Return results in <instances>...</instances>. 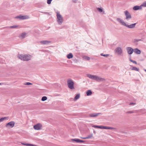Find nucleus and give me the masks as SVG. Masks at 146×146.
<instances>
[{
    "label": "nucleus",
    "mask_w": 146,
    "mask_h": 146,
    "mask_svg": "<svg viewBox=\"0 0 146 146\" xmlns=\"http://www.w3.org/2000/svg\"><path fill=\"white\" fill-rule=\"evenodd\" d=\"M67 84L68 87L70 89L74 88V83L72 80L69 79L67 81Z\"/></svg>",
    "instance_id": "obj_4"
},
{
    "label": "nucleus",
    "mask_w": 146,
    "mask_h": 146,
    "mask_svg": "<svg viewBox=\"0 0 146 146\" xmlns=\"http://www.w3.org/2000/svg\"><path fill=\"white\" fill-rule=\"evenodd\" d=\"M131 70H134L137 71H139V68L134 66L132 67Z\"/></svg>",
    "instance_id": "obj_21"
},
{
    "label": "nucleus",
    "mask_w": 146,
    "mask_h": 146,
    "mask_svg": "<svg viewBox=\"0 0 146 146\" xmlns=\"http://www.w3.org/2000/svg\"><path fill=\"white\" fill-rule=\"evenodd\" d=\"M112 128H113L112 127H108V129H111Z\"/></svg>",
    "instance_id": "obj_41"
},
{
    "label": "nucleus",
    "mask_w": 146,
    "mask_h": 146,
    "mask_svg": "<svg viewBox=\"0 0 146 146\" xmlns=\"http://www.w3.org/2000/svg\"><path fill=\"white\" fill-rule=\"evenodd\" d=\"M124 13L125 16L126 20H129L131 18V15L128 11L126 10L124 11Z\"/></svg>",
    "instance_id": "obj_6"
},
{
    "label": "nucleus",
    "mask_w": 146,
    "mask_h": 146,
    "mask_svg": "<svg viewBox=\"0 0 146 146\" xmlns=\"http://www.w3.org/2000/svg\"><path fill=\"white\" fill-rule=\"evenodd\" d=\"M26 145L27 146H34V145L32 144H27Z\"/></svg>",
    "instance_id": "obj_36"
},
{
    "label": "nucleus",
    "mask_w": 146,
    "mask_h": 146,
    "mask_svg": "<svg viewBox=\"0 0 146 146\" xmlns=\"http://www.w3.org/2000/svg\"><path fill=\"white\" fill-rule=\"evenodd\" d=\"M1 84V83H0V85H1V84Z\"/></svg>",
    "instance_id": "obj_48"
},
{
    "label": "nucleus",
    "mask_w": 146,
    "mask_h": 146,
    "mask_svg": "<svg viewBox=\"0 0 146 146\" xmlns=\"http://www.w3.org/2000/svg\"><path fill=\"white\" fill-rule=\"evenodd\" d=\"M80 94H78L75 96L74 98V101H76L78 99L80 98Z\"/></svg>",
    "instance_id": "obj_20"
},
{
    "label": "nucleus",
    "mask_w": 146,
    "mask_h": 146,
    "mask_svg": "<svg viewBox=\"0 0 146 146\" xmlns=\"http://www.w3.org/2000/svg\"><path fill=\"white\" fill-rule=\"evenodd\" d=\"M40 42L43 44H48L51 42L48 40H42L40 41Z\"/></svg>",
    "instance_id": "obj_14"
},
{
    "label": "nucleus",
    "mask_w": 146,
    "mask_h": 146,
    "mask_svg": "<svg viewBox=\"0 0 146 146\" xmlns=\"http://www.w3.org/2000/svg\"><path fill=\"white\" fill-rule=\"evenodd\" d=\"M126 50L127 53L130 55L132 54L134 51V50L131 47H127Z\"/></svg>",
    "instance_id": "obj_8"
},
{
    "label": "nucleus",
    "mask_w": 146,
    "mask_h": 146,
    "mask_svg": "<svg viewBox=\"0 0 146 146\" xmlns=\"http://www.w3.org/2000/svg\"><path fill=\"white\" fill-rule=\"evenodd\" d=\"M141 7H142H142H146V1L144 2L141 5Z\"/></svg>",
    "instance_id": "obj_28"
},
{
    "label": "nucleus",
    "mask_w": 146,
    "mask_h": 146,
    "mask_svg": "<svg viewBox=\"0 0 146 146\" xmlns=\"http://www.w3.org/2000/svg\"><path fill=\"white\" fill-rule=\"evenodd\" d=\"M142 9V7H141V5L140 6H136L134 7L133 9L134 10H138L141 9Z\"/></svg>",
    "instance_id": "obj_15"
},
{
    "label": "nucleus",
    "mask_w": 146,
    "mask_h": 146,
    "mask_svg": "<svg viewBox=\"0 0 146 146\" xmlns=\"http://www.w3.org/2000/svg\"><path fill=\"white\" fill-rule=\"evenodd\" d=\"M42 127V125L40 123H38L34 126L33 127L35 130H39Z\"/></svg>",
    "instance_id": "obj_10"
},
{
    "label": "nucleus",
    "mask_w": 146,
    "mask_h": 146,
    "mask_svg": "<svg viewBox=\"0 0 146 146\" xmlns=\"http://www.w3.org/2000/svg\"><path fill=\"white\" fill-rule=\"evenodd\" d=\"M93 136V134L92 133L90 134V135L87 136L86 137L87 139H90Z\"/></svg>",
    "instance_id": "obj_27"
},
{
    "label": "nucleus",
    "mask_w": 146,
    "mask_h": 146,
    "mask_svg": "<svg viewBox=\"0 0 146 146\" xmlns=\"http://www.w3.org/2000/svg\"><path fill=\"white\" fill-rule=\"evenodd\" d=\"M133 112L132 111H128L127 112V113H132Z\"/></svg>",
    "instance_id": "obj_40"
},
{
    "label": "nucleus",
    "mask_w": 146,
    "mask_h": 146,
    "mask_svg": "<svg viewBox=\"0 0 146 146\" xmlns=\"http://www.w3.org/2000/svg\"><path fill=\"white\" fill-rule=\"evenodd\" d=\"M71 141H75L77 143H79V139H71Z\"/></svg>",
    "instance_id": "obj_23"
},
{
    "label": "nucleus",
    "mask_w": 146,
    "mask_h": 146,
    "mask_svg": "<svg viewBox=\"0 0 146 146\" xmlns=\"http://www.w3.org/2000/svg\"><path fill=\"white\" fill-rule=\"evenodd\" d=\"M136 23L131 24L130 25H127L126 24L125 26L126 27L130 29H132L135 27L136 25Z\"/></svg>",
    "instance_id": "obj_13"
},
{
    "label": "nucleus",
    "mask_w": 146,
    "mask_h": 146,
    "mask_svg": "<svg viewBox=\"0 0 146 146\" xmlns=\"http://www.w3.org/2000/svg\"><path fill=\"white\" fill-rule=\"evenodd\" d=\"M81 138L83 139H87V138H86V137H81Z\"/></svg>",
    "instance_id": "obj_43"
},
{
    "label": "nucleus",
    "mask_w": 146,
    "mask_h": 146,
    "mask_svg": "<svg viewBox=\"0 0 146 146\" xmlns=\"http://www.w3.org/2000/svg\"><path fill=\"white\" fill-rule=\"evenodd\" d=\"M131 62H132L134 64H137V62L135 61V60H133V61H131Z\"/></svg>",
    "instance_id": "obj_37"
},
{
    "label": "nucleus",
    "mask_w": 146,
    "mask_h": 146,
    "mask_svg": "<svg viewBox=\"0 0 146 146\" xmlns=\"http://www.w3.org/2000/svg\"><path fill=\"white\" fill-rule=\"evenodd\" d=\"M56 13V21L58 24L61 25L63 22V19L62 16L60 14V12L57 11Z\"/></svg>",
    "instance_id": "obj_3"
},
{
    "label": "nucleus",
    "mask_w": 146,
    "mask_h": 146,
    "mask_svg": "<svg viewBox=\"0 0 146 146\" xmlns=\"http://www.w3.org/2000/svg\"><path fill=\"white\" fill-rule=\"evenodd\" d=\"M141 40L139 39H136L134 40V42L135 43Z\"/></svg>",
    "instance_id": "obj_30"
},
{
    "label": "nucleus",
    "mask_w": 146,
    "mask_h": 146,
    "mask_svg": "<svg viewBox=\"0 0 146 146\" xmlns=\"http://www.w3.org/2000/svg\"><path fill=\"white\" fill-rule=\"evenodd\" d=\"M15 124V123L14 121H11L7 123L5 126L6 127H8L9 126L10 127L12 128L14 126Z\"/></svg>",
    "instance_id": "obj_9"
},
{
    "label": "nucleus",
    "mask_w": 146,
    "mask_h": 146,
    "mask_svg": "<svg viewBox=\"0 0 146 146\" xmlns=\"http://www.w3.org/2000/svg\"><path fill=\"white\" fill-rule=\"evenodd\" d=\"M86 76L90 78L93 80H95L98 82L104 81L106 80L105 78H101L96 75H92L90 74H87Z\"/></svg>",
    "instance_id": "obj_2"
},
{
    "label": "nucleus",
    "mask_w": 146,
    "mask_h": 146,
    "mask_svg": "<svg viewBox=\"0 0 146 146\" xmlns=\"http://www.w3.org/2000/svg\"><path fill=\"white\" fill-rule=\"evenodd\" d=\"M97 9L100 13H101L103 11V9L101 8H97Z\"/></svg>",
    "instance_id": "obj_29"
},
{
    "label": "nucleus",
    "mask_w": 146,
    "mask_h": 146,
    "mask_svg": "<svg viewBox=\"0 0 146 146\" xmlns=\"http://www.w3.org/2000/svg\"><path fill=\"white\" fill-rule=\"evenodd\" d=\"M22 144L23 145H27V143H22Z\"/></svg>",
    "instance_id": "obj_44"
},
{
    "label": "nucleus",
    "mask_w": 146,
    "mask_h": 146,
    "mask_svg": "<svg viewBox=\"0 0 146 146\" xmlns=\"http://www.w3.org/2000/svg\"><path fill=\"white\" fill-rule=\"evenodd\" d=\"M116 20L122 25H123L125 26L126 23L124 22V21L121 19L119 18H117Z\"/></svg>",
    "instance_id": "obj_12"
},
{
    "label": "nucleus",
    "mask_w": 146,
    "mask_h": 146,
    "mask_svg": "<svg viewBox=\"0 0 146 146\" xmlns=\"http://www.w3.org/2000/svg\"><path fill=\"white\" fill-rule=\"evenodd\" d=\"M86 94L87 96H90L92 94V92L90 90H88L86 92Z\"/></svg>",
    "instance_id": "obj_18"
},
{
    "label": "nucleus",
    "mask_w": 146,
    "mask_h": 146,
    "mask_svg": "<svg viewBox=\"0 0 146 146\" xmlns=\"http://www.w3.org/2000/svg\"><path fill=\"white\" fill-rule=\"evenodd\" d=\"M84 58L86 59L87 60H90V58L87 56H85L84 57Z\"/></svg>",
    "instance_id": "obj_31"
},
{
    "label": "nucleus",
    "mask_w": 146,
    "mask_h": 146,
    "mask_svg": "<svg viewBox=\"0 0 146 146\" xmlns=\"http://www.w3.org/2000/svg\"><path fill=\"white\" fill-rule=\"evenodd\" d=\"M94 133H96V132H95V131H94Z\"/></svg>",
    "instance_id": "obj_46"
},
{
    "label": "nucleus",
    "mask_w": 146,
    "mask_h": 146,
    "mask_svg": "<svg viewBox=\"0 0 146 146\" xmlns=\"http://www.w3.org/2000/svg\"><path fill=\"white\" fill-rule=\"evenodd\" d=\"M102 126H98L96 125H94L92 126V127H94L95 128H98L99 129H102Z\"/></svg>",
    "instance_id": "obj_22"
},
{
    "label": "nucleus",
    "mask_w": 146,
    "mask_h": 146,
    "mask_svg": "<svg viewBox=\"0 0 146 146\" xmlns=\"http://www.w3.org/2000/svg\"><path fill=\"white\" fill-rule=\"evenodd\" d=\"M114 51L117 55L120 56L122 55L123 54L122 50L120 47H117L115 49Z\"/></svg>",
    "instance_id": "obj_5"
},
{
    "label": "nucleus",
    "mask_w": 146,
    "mask_h": 146,
    "mask_svg": "<svg viewBox=\"0 0 146 146\" xmlns=\"http://www.w3.org/2000/svg\"><path fill=\"white\" fill-rule=\"evenodd\" d=\"M100 55L101 56H104L105 57H108L109 56V54H104L103 53H101L100 54Z\"/></svg>",
    "instance_id": "obj_26"
},
{
    "label": "nucleus",
    "mask_w": 146,
    "mask_h": 146,
    "mask_svg": "<svg viewBox=\"0 0 146 146\" xmlns=\"http://www.w3.org/2000/svg\"><path fill=\"white\" fill-rule=\"evenodd\" d=\"M8 117H5L0 118V122L3 121L6 119H8Z\"/></svg>",
    "instance_id": "obj_24"
},
{
    "label": "nucleus",
    "mask_w": 146,
    "mask_h": 146,
    "mask_svg": "<svg viewBox=\"0 0 146 146\" xmlns=\"http://www.w3.org/2000/svg\"><path fill=\"white\" fill-rule=\"evenodd\" d=\"M26 35L27 33H22L20 36V38L21 39L24 38L26 37Z\"/></svg>",
    "instance_id": "obj_17"
},
{
    "label": "nucleus",
    "mask_w": 146,
    "mask_h": 146,
    "mask_svg": "<svg viewBox=\"0 0 146 146\" xmlns=\"http://www.w3.org/2000/svg\"><path fill=\"white\" fill-rule=\"evenodd\" d=\"M134 52L137 54H140L141 53V50L137 48L134 49Z\"/></svg>",
    "instance_id": "obj_16"
},
{
    "label": "nucleus",
    "mask_w": 146,
    "mask_h": 146,
    "mask_svg": "<svg viewBox=\"0 0 146 146\" xmlns=\"http://www.w3.org/2000/svg\"><path fill=\"white\" fill-rule=\"evenodd\" d=\"M129 60L130 61H131H131H133V60H131V59H129Z\"/></svg>",
    "instance_id": "obj_45"
},
{
    "label": "nucleus",
    "mask_w": 146,
    "mask_h": 146,
    "mask_svg": "<svg viewBox=\"0 0 146 146\" xmlns=\"http://www.w3.org/2000/svg\"><path fill=\"white\" fill-rule=\"evenodd\" d=\"M101 114V113H90L89 114L88 117H97L98 115Z\"/></svg>",
    "instance_id": "obj_11"
},
{
    "label": "nucleus",
    "mask_w": 146,
    "mask_h": 146,
    "mask_svg": "<svg viewBox=\"0 0 146 146\" xmlns=\"http://www.w3.org/2000/svg\"><path fill=\"white\" fill-rule=\"evenodd\" d=\"M32 83L29 82H27L25 84L26 85H32Z\"/></svg>",
    "instance_id": "obj_33"
},
{
    "label": "nucleus",
    "mask_w": 146,
    "mask_h": 146,
    "mask_svg": "<svg viewBox=\"0 0 146 146\" xmlns=\"http://www.w3.org/2000/svg\"><path fill=\"white\" fill-rule=\"evenodd\" d=\"M16 18H19L21 20H24L27 19L29 18V16L28 15L22 16L20 15L15 17Z\"/></svg>",
    "instance_id": "obj_7"
},
{
    "label": "nucleus",
    "mask_w": 146,
    "mask_h": 146,
    "mask_svg": "<svg viewBox=\"0 0 146 146\" xmlns=\"http://www.w3.org/2000/svg\"><path fill=\"white\" fill-rule=\"evenodd\" d=\"M67 57L68 59H70L73 58V55L72 53H70L67 55Z\"/></svg>",
    "instance_id": "obj_19"
},
{
    "label": "nucleus",
    "mask_w": 146,
    "mask_h": 146,
    "mask_svg": "<svg viewBox=\"0 0 146 146\" xmlns=\"http://www.w3.org/2000/svg\"><path fill=\"white\" fill-rule=\"evenodd\" d=\"M130 105H133H133H135V103H130Z\"/></svg>",
    "instance_id": "obj_42"
},
{
    "label": "nucleus",
    "mask_w": 146,
    "mask_h": 146,
    "mask_svg": "<svg viewBox=\"0 0 146 146\" xmlns=\"http://www.w3.org/2000/svg\"><path fill=\"white\" fill-rule=\"evenodd\" d=\"M77 0H72V1L74 3H76L77 2Z\"/></svg>",
    "instance_id": "obj_39"
},
{
    "label": "nucleus",
    "mask_w": 146,
    "mask_h": 146,
    "mask_svg": "<svg viewBox=\"0 0 146 146\" xmlns=\"http://www.w3.org/2000/svg\"><path fill=\"white\" fill-rule=\"evenodd\" d=\"M52 0H47V3L48 4H50L51 3V1Z\"/></svg>",
    "instance_id": "obj_34"
},
{
    "label": "nucleus",
    "mask_w": 146,
    "mask_h": 146,
    "mask_svg": "<svg viewBox=\"0 0 146 146\" xmlns=\"http://www.w3.org/2000/svg\"><path fill=\"white\" fill-rule=\"evenodd\" d=\"M32 57V56L28 54H19L18 55L17 57L21 60L24 61H28L30 60Z\"/></svg>",
    "instance_id": "obj_1"
},
{
    "label": "nucleus",
    "mask_w": 146,
    "mask_h": 146,
    "mask_svg": "<svg viewBox=\"0 0 146 146\" xmlns=\"http://www.w3.org/2000/svg\"><path fill=\"white\" fill-rule=\"evenodd\" d=\"M18 27V26L16 25H14L13 26H11L9 27L10 28H16Z\"/></svg>",
    "instance_id": "obj_32"
},
{
    "label": "nucleus",
    "mask_w": 146,
    "mask_h": 146,
    "mask_svg": "<svg viewBox=\"0 0 146 146\" xmlns=\"http://www.w3.org/2000/svg\"><path fill=\"white\" fill-rule=\"evenodd\" d=\"M47 99V98L46 96H43V97H42V99H41V100L42 101H45Z\"/></svg>",
    "instance_id": "obj_25"
},
{
    "label": "nucleus",
    "mask_w": 146,
    "mask_h": 146,
    "mask_svg": "<svg viewBox=\"0 0 146 146\" xmlns=\"http://www.w3.org/2000/svg\"><path fill=\"white\" fill-rule=\"evenodd\" d=\"M84 142V141L79 139V143H83Z\"/></svg>",
    "instance_id": "obj_38"
},
{
    "label": "nucleus",
    "mask_w": 146,
    "mask_h": 146,
    "mask_svg": "<svg viewBox=\"0 0 146 146\" xmlns=\"http://www.w3.org/2000/svg\"><path fill=\"white\" fill-rule=\"evenodd\" d=\"M145 71L146 72V70H145Z\"/></svg>",
    "instance_id": "obj_47"
},
{
    "label": "nucleus",
    "mask_w": 146,
    "mask_h": 146,
    "mask_svg": "<svg viewBox=\"0 0 146 146\" xmlns=\"http://www.w3.org/2000/svg\"><path fill=\"white\" fill-rule=\"evenodd\" d=\"M108 127L102 126V129H108Z\"/></svg>",
    "instance_id": "obj_35"
}]
</instances>
